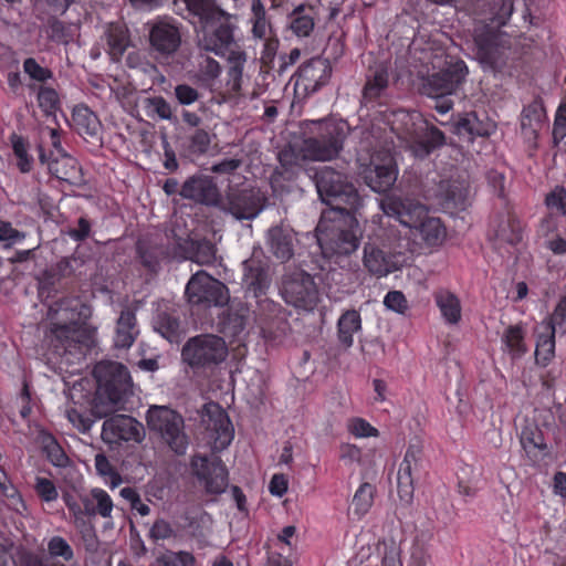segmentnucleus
<instances>
[{"label":"nucleus","mask_w":566,"mask_h":566,"mask_svg":"<svg viewBox=\"0 0 566 566\" xmlns=\"http://www.w3.org/2000/svg\"><path fill=\"white\" fill-rule=\"evenodd\" d=\"M347 430L355 438H369L379 436L378 429L371 426L366 419L360 417H354L349 419L347 422Z\"/></svg>","instance_id":"obj_59"},{"label":"nucleus","mask_w":566,"mask_h":566,"mask_svg":"<svg viewBox=\"0 0 566 566\" xmlns=\"http://www.w3.org/2000/svg\"><path fill=\"white\" fill-rule=\"evenodd\" d=\"M243 283L247 297H261L266 295L270 286V277L266 266L258 260L244 261Z\"/></svg>","instance_id":"obj_28"},{"label":"nucleus","mask_w":566,"mask_h":566,"mask_svg":"<svg viewBox=\"0 0 566 566\" xmlns=\"http://www.w3.org/2000/svg\"><path fill=\"white\" fill-rule=\"evenodd\" d=\"M149 53L159 63L168 62L181 45L179 28L165 20L156 21L149 30Z\"/></svg>","instance_id":"obj_16"},{"label":"nucleus","mask_w":566,"mask_h":566,"mask_svg":"<svg viewBox=\"0 0 566 566\" xmlns=\"http://www.w3.org/2000/svg\"><path fill=\"white\" fill-rule=\"evenodd\" d=\"M263 49L261 51L260 62L262 69L266 72L275 70V59L280 45V41L275 34H271L269 39L262 40Z\"/></svg>","instance_id":"obj_55"},{"label":"nucleus","mask_w":566,"mask_h":566,"mask_svg":"<svg viewBox=\"0 0 566 566\" xmlns=\"http://www.w3.org/2000/svg\"><path fill=\"white\" fill-rule=\"evenodd\" d=\"M406 260V254L400 251L387 250L369 242L364 247V266L376 277H384L399 270Z\"/></svg>","instance_id":"obj_19"},{"label":"nucleus","mask_w":566,"mask_h":566,"mask_svg":"<svg viewBox=\"0 0 566 566\" xmlns=\"http://www.w3.org/2000/svg\"><path fill=\"white\" fill-rule=\"evenodd\" d=\"M48 553L53 558H62L70 562L74 558V552L71 545L62 536H52L48 542Z\"/></svg>","instance_id":"obj_56"},{"label":"nucleus","mask_w":566,"mask_h":566,"mask_svg":"<svg viewBox=\"0 0 566 566\" xmlns=\"http://www.w3.org/2000/svg\"><path fill=\"white\" fill-rule=\"evenodd\" d=\"M295 241V233L290 227L275 226L268 231L269 250L282 263L294 255Z\"/></svg>","instance_id":"obj_30"},{"label":"nucleus","mask_w":566,"mask_h":566,"mask_svg":"<svg viewBox=\"0 0 566 566\" xmlns=\"http://www.w3.org/2000/svg\"><path fill=\"white\" fill-rule=\"evenodd\" d=\"M467 74L465 62L458 60L439 72L428 75L421 85V93L432 98L451 95L464 81Z\"/></svg>","instance_id":"obj_14"},{"label":"nucleus","mask_w":566,"mask_h":566,"mask_svg":"<svg viewBox=\"0 0 566 566\" xmlns=\"http://www.w3.org/2000/svg\"><path fill=\"white\" fill-rule=\"evenodd\" d=\"M71 118L72 126L80 136L95 142L102 140V123L86 104H76L72 109Z\"/></svg>","instance_id":"obj_29"},{"label":"nucleus","mask_w":566,"mask_h":566,"mask_svg":"<svg viewBox=\"0 0 566 566\" xmlns=\"http://www.w3.org/2000/svg\"><path fill=\"white\" fill-rule=\"evenodd\" d=\"M45 134H48L49 139L46 142L43 140L41 145L45 147L48 155L52 154V157H54L67 154L62 146V130L60 128L45 127L42 129V136L44 137Z\"/></svg>","instance_id":"obj_60"},{"label":"nucleus","mask_w":566,"mask_h":566,"mask_svg":"<svg viewBox=\"0 0 566 566\" xmlns=\"http://www.w3.org/2000/svg\"><path fill=\"white\" fill-rule=\"evenodd\" d=\"M380 206L385 214L408 227L415 240L427 248L443 243L447 237L444 224L439 218L428 216L423 205L408 198L385 196Z\"/></svg>","instance_id":"obj_3"},{"label":"nucleus","mask_w":566,"mask_h":566,"mask_svg":"<svg viewBox=\"0 0 566 566\" xmlns=\"http://www.w3.org/2000/svg\"><path fill=\"white\" fill-rule=\"evenodd\" d=\"M211 145V135L209 132L197 128L189 137L188 149L193 155H205Z\"/></svg>","instance_id":"obj_58"},{"label":"nucleus","mask_w":566,"mask_h":566,"mask_svg":"<svg viewBox=\"0 0 566 566\" xmlns=\"http://www.w3.org/2000/svg\"><path fill=\"white\" fill-rule=\"evenodd\" d=\"M36 99L39 107L48 115H53L60 108L61 101L57 91L45 84L38 86Z\"/></svg>","instance_id":"obj_52"},{"label":"nucleus","mask_w":566,"mask_h":566,"mask_svg":"<svg viewBox=\"0 0 566 566\" xmlns=\"http://www.w3.org/2000/svg\"><path fill=\"white\" fill-rule=\"evenodd\" d=\"M187 301L195 306L223 307L230 300L229 289L205 271L193 274L185 290Z\"/></svg>","instance_id":"obj_11"},{"label":"nucleus","mask_w":566,"mask_h":566,"mask_svg":"<svg viewBox=\"0 0 566 566\" xmlns=\"http://www.w3.org/2000/svg\"><path fill=\"white\" fill-rule=\"evenodd\" d=\"M437 306L448 324H458L461 319V303L459 297L448 291L439 290L433 294Z\"/></svg>","instance_id":"obj_38"},{"label":"nucleus","mask_w":566,"mask_h":566,"mask_svg":"<svg viewBox=\"0 0 566 566\" xmlns=\"http://www.w3.org/2000/svg\"><path fill=\"white\" fill-rule=\"evenodd\" d=\"M333 67L322 56L312 57L298 67L295 74L294 92L298 98H307L328 84Z\"/></svg>","instance_id":"obj_13"},{"label":"nucleus","mask_w":566,"mask_h":566,"mask_svg":"<svg viewBox=\"0 0 566 566\" xmlns=\"http://www.w3.org/2000/svg\"><path fill=\"white\" fill-rule=\"evenodd\" d=\"M520 441L532 465H539L549 455L544 433L535 424H527L522 428Z\"/></svg>","instance_id":"obj_27"},{"label":"nucleus","mask_w":566,"mask_h":566,"mask_svg":"<svg viewBox=\"0 0 566 566\" xmlns=\"http://www.w3.org/2000/svg\"><path fill=\"white\" fill-rule=\"evenodd\" d=\"M539 327L555 335L557 332L562 335L566 334V295L558 301L553 313L541 323Z\"/></svg>","instance_id":"obj_48"},{"label":"nucleus","mask_w":566,"mask_h":566,"mask_svg":"<svg viewBox=\"0 0 566 566\" xmlns=\"http://www.w3.org/2000/svg\"><path fill=\"white\" fill-rule=\"evenodd\" d=\"M92 495L93 500H95V516L98 515L103 518L112 517L114 503L109 494L101 488H94L92 489Z\"/></svg>","instance_id":"obj_57"},{"label":"nucleus","mask_w":566,"mask_h":566,"mask_svg":"<svg viewBox=\"0 0 566 566\" xmlns=\"http://www.w3.org/2000/svg\"><path fill=\"white\" fill-rule=\"evenodd\" d=\"M526 329L523 323L509 325L501 337L504 349L513 359L523 357L528 348L525 343Z\"/></svg>","instance_id":"obj_36"},{"label":"nucleus","mask_w":566,"mask_h":566,"mask_svg":"<svg viewBox=\"0 0 566 566\" xmlns=\"http://www.w3.org/2000/svg\"><path fill=\"white\" fill-rule=\"evenodd\" d=\"M252 34L255 39L265 40L272 33L271 25L266 20V11L261 0H252Z\"/></svg>","instance_id":"obj_45"},{"label":"nucleus","mask_w":566,"mask_h":566,"mask_svg":"<svg viewBox=\"0 0 566 566\" xmlns=\"http://www.w3.org/2000/svg\"><path fill=\"white\" fill-rule=\"evenodd\" d=\"M192 259L198 264H212L216 260V248L207 239L191 240Z\"/></svg>","instance_id":"obj_53"},{"label":"nucleus","mask_w":566,"mask_h":566,"mask_svg":"<svg viewBox=\"0 0 566 566\" xmlns=\"http://www.w3.org/2000/svg\"><path fill=\"white\" fill-rule=\"evenodd\" d=\"M444 143L446 136L443 132L423 119L417 129L410 148L416 157L424 158L443 146Z\"/></svg>","instance_id":"obj_26"},{"label":"nucleus","mask_w":566,"mask_h":566,"mask_svg":"<svg viewBox=\"0 0 566 566\" xmlns=\"http://www.w3.org/2000/svg\"><path fill=\"white\" fill-rule=\"evenodd\" d=\"M156 331L170 343H179L182 335L179 318L167 313L158 315L156 321Z\"/></svg>","instance_id":"obj_47"},{"label":"nucleus","mask_w":566,"mask_h":566,"mask_svg":"<svg viewBox=\"0 0 566 566\" xmlns=\"http://www.w3.org/2000/svg\"><path fill=\"white\" fill-rule=\"evenodd\" d=\"M398 169L388 151H378L370 156L369 164L363 169L365 184L375 192L385 193L395 185Z\"/></svg>","instance_id":"obj_15"},{"label":"nucleus","mask_w":566,"mask_h":566,"mask_svg":"<svg viewBox=\"0 0 566 566\" xmlns=\"http://www.w3.org/2000/svg\"><path fill=\"white\" fill-rule=\"evenodd\" d=\"M39 160L45 165L51 176L70 185H78L82 180L81 168L77 160L69 154L61 156L48 155L43 145L38 146Z\"/></svg>","instance_id":"obj_23"},{"label":"nucleus","mask_w":566,"mask_h":566,"mask_svg":"<svg viewBox=\"0 0 566 566\" xmlns=\"http://www.w3.org/2000/svg\"><path fill=\"white\" fill-rule=\"evenodd\" d=\"M196 476L205 483L209 494H221L228 485V470L220 461L211 462L206 455H196L191 460Z\"/></svg>","instance_id":"obj_22"},{"label":"nucleus","mask_w":566,"mask_h":566,"mask_svg":"<svg viewBox=\"0 0 566 566\" xmlns=\"http://www.w3.org/2000/svg\"><path fill=\"white\" fill-rule=\"evenodd\" d=\"M34 491L43 502L50 503L56 501L59 497V492L54 482L48 478L36 476Z\"/></svg>","instance_id":"obj_61"},{"label":"nucleus","mask_w":566,"mask_h":566,"mask_svg":"<svg viewBox=\"0 0 566 566\" xmlns=\"http://www.w3.org/2000/svg\"><path fill=\"white\" fill-rule=\"evenodd\" d=\"M136 252L144 268L150 272H157L160 259L164 254L163 247L151 244L149 241L140 239L137 241Z\"/></svg>","instance_id":"obj_41"},{"label":"nucleus","mask_w":566,"mask_h":566,"mask_svg":"<svg viewBox=\"0 0 566 566\" xmlns=\"http://www.w3.org/2000/svg\"><path fill=\"white\" fill-rule=\"evenodd\" d=\"M91 314V306L76 296H63L49 305L46 338L56 355L77 359L85 356L88 345L81 327Z\"/></svg>","instance_id":"obj_1"},{"label":"nucleus","mask_w":566,"mask_h":566,"mask_svg":"<svg viewBox=\"0 0 566 566\" xmlns=\"http://www.w3.org/2000/svg\"><path fill=\"white\" fill-rule=\"evenodd\" d=\"M103 434L113 440L140 441L142 426L130 416L117 415L104 421Z\"/></svg>","instance_id":"obj_31"},{"label":"nucleus","mask_w":566,"mask_h":566,"mask_svg":"<svg viewBox=\"0 0 566 566\" xmlns=\"http://www.w3.org/2000/svg\"><path fill=\"white\" fill-rule=\"evenodd\" d=\"M376 489L373 484L364 482L356 490L352 505L353 514L357 520H361L371 509L375 500Z\"/></svg>","instance_id":"obj_40"},{"label":"nucleus","mask_w":566,"mask_h":566,"mask_svg":"<svg viewBox=\"0 0 566 566\" xmlns=\"http://www.w3.org/2000/svg\"><path fill=\"white\" fill-rule=\"evenodd\" d=\"M184 2L189 13L199 19L200 25L217 15L216 12L223 10L214 3V0H184Z\"/></svg>","instance_id":"obj_50"},{"label":"nucleus","mask_w":566,"mask_h":566,"mask_svg":"<svg viewBox=\"0 0 566 566\" xmlns=\"http://www.w3.org/2000/svg\"><path fill=\"white\" fill-rule=\"evenodd\" d=\"M263 202L254 189L235 190L227 197V210L238 220H251L262 211Z\"/></svg>","instance_id":"obj_24"},{"label":"nucleus","mask_w":566,"mask_h":566,"mask_svg":"<svg viewBox=\"0 0 566 566\" xmlns=\"http://www.w3.org/2000/svg\"><path fill=\"white\" fill-rule=\"evenodd\" d=\"M181 356L193 369H212L220 365L228 356L224 339L213 334H201L187 340Z\"/></svg>","instance_id":"obj_9"},{"label":"nucleus","mask_w":566,"mask_h":566,"mask_svg":"<svg viewBox=\"0 0 566 566\" xmlns=\"http://www.w3.org/2000/svg\"><path fill=\"white\" fill-rule=\"evenodd\" d=\"M24 74L34 84H29V88L35 90V84H46L54 78L53 71L49 67L40 65L34 57H27L22 63Z\"/></svg>","instance_id":"obj_46"},{"label":"nucleus","mask_w":566,"mask_h":566,"mask_svg":"<svg viewBox=\"0 0 566 566\" xmlns=\"http://www.w3.org/2000/svg\"><path fill=\"white\" fill-rule=\"evenodd\" d=\"M107 53L113 61H119L130 44L128 29L122 23H109L105 32Z\"/></svg>","instance_id":"obj_33"},{"label":"nucleus","mask_w":566,"mask_h":566,"mask_svg":"<svg viewBox=\"0 0 566 566\" xmlns=\"http://www.w3.org/2000/svg\"><path fill=\"white\" fill-rule=\"evenodd\" d=\"M302 143L301 157L306 160H333L344 148L347 126L344 120L305 119L300 124Z\"/></svg>","instance_id":"obj_4"},{"label":"nucleus","mask_w":566,"mask_h":566,"mask_svg":"<svg viewBox=\"0 0 566 566\" xmlns=\"http://www.w3.org/2000/svg\"><path fill=\"white\" fill-rule=\"evenodd\" d=\"M337 338L339 343L349 348L354 344V334L363 328V321L359 311L346 310L339 316L337 324Z\"/></svg>","instance_id":"obj_34"},{"label":"nucleus","mask_w":566,"mask_h":566,"mask_svg":"<svg viewBox=\"0 0 566 566\" xmlns=\"http://www.w3.org/2000/svg\"><path fill=\"white\" fill-rule=\"evenodd\" d=\"M545 205L549 210L566 216V189L563 186H556L546 195Z\"/></svg>","instance_id":"obj_63"},{"label":"nucleus","mask_w":566,"mask_h":566,"mask_svg":"<svg viewBox=\"0 0 566 566\" xmlns=\"http://www.w3.org/2000/svg\"><path fill=\"white\" fill-rule=\"evenodd\" d=\"M158 566H196V558L187 551H167L157 558Z\"/></svg>","instance_id":"obj_54"},{"label":"nucleus","mask_w":566,"mask_h":566,"mask_svg":"<svg viewBox=\"0 0 566 566\" xmlns=\"http://www.w3.org/2000/svg\"><path fill=\"white\" fill-rule=\"evenodd\" d=\"M12 150L17 158V167L22 174L30 172L33 166V157L29 155L28 142L19 135L13 134L11 137Z\"/></svg>","instance_id":"obj_51"},{"label":"nucleus","mask_w":566,"mask_h":566,"mask_svg":"<svg viewBox=\"0 0 566 566\" xmlns=\"http://www.w3.org/2000/svg\"><path fill=\"white\" fill-rule=\"evenodd\" d=\"M556 335L542 329L536 333L535 363L539 367H547L555 358Z\"/></svg>","instance_id":"obj_39"},{"label":"nucleus","mask_w":566,"mask_h":566,"mask_svg":"<svg viewBox=\"0 0 566 566\" xmlns=\"http://www.w3.org/2000/svg\"><path fill=\"white\" fill-rule=\"evenodd\" d=\"M470 188L463 181H452L444 191L443 203L448 208L464 210L469 205Z\"/></svg>","instance_id":"obj_42"},{"label":"nucleus","mask_w":566,"mask_h":566,"mask_svg":"<svg viewBox=\"0 0 566 566\" xmlns=\"http://www.w3.org/2000/svg\"><path fill=\"white\" fill-rule=\"evenodd\" d=\"M216 13L217 15L200 25L198 40L200 49L222 59L245 52L235 38L237 15L224 10Z\"/></svg>","instance_id":"obj_8"},{"label":"nucleus","mask_w":566,"mask_h":566,"mask_svg":"<svg viewBox=\"0 0 566 566\" xmlns=\"http://www.w3.org/2000/svg\"><path fill=\"white\" fill-rule=\"evenodd\" d=\"M566 137V101H563L555 113L553 124V142L558 145Z\"/></svg>","instance_id":"obj_64"},{"label":"nucleus","mask_w":566,"mask_h":566,"mask_svg":"<svg viewBox=\"0 0 566 566\" xmlns=\"http://www.w3.org/2000/svg\"><path fill=\"white\" fill-rule=\"evenodd\" d=\"M462 9L470 15L490 21L475 28L474 44L481 63L495 69L501 53L500 29L510 21L514 12V0H464Z\"/></svg>","instance_id":"obj_2"},{"label":"nucleus","mask_w":566,"mask_h":566,"mask_svg":"<svg viewBox=\"0 0 566 566\" xmlns=\"http://www.w3.org/2000/svg\"><path fill=\"white\" fill-rule=\"evenodd\" d=\"M423 455V446L419 439L409 442L403 460L397 473V492L400 501L409 504L415 493V473L418 472Z\"/></svg>","instance_id":"obj_18"},{"label":"nucleus","mask_w":566,"mask_h":566,"mask_svg":"<svg viewBox=\"0 0 566 566\" xmlns=\"http://www.w3.org/2000/svg\"><path fill=\"white\" fill-rule=\"evenodd\" d=\"M290 29L298 38L310 36L315 27L314 15L306 12L304 4L297 6L291 13Z\"/></svg>","instance_id":"obj_43"},{"label":"nucleus","mask_w":566,"mask_h":566,"mask_svg":"<svg viewBox=\"0 0 566 566\" xmlns=\"http://www.w3.org/2000/svg\"><path fill=\"white\" fill-rule=\"evenodd\" d=\"M282 295L286 303L303 310H312L318 301V293L313 277L305 272L285 280Z\"/></svg>","instance_id":"obj_20"},{"label":"nucleus","mask_w":566,"mask_h":566,"mask_svg":"<svg viewBox=\"0 0 566 566\" xmlns=\"http://www.w3.org/2000/svg\"><path fill=\"white\" fill-rule=\"evenodd\" d=\"M226 60L229 62L227 70V78L224 83V96L234 97L240 95L242 87L243 69L247 62V53L228 56Z\"/></svg>","instance_id":"obj_35"},{"label":"nucleus","mask_w":566,"mask_h":566,"mask_svg":"<svg viewBox=\"0 0 566 566\" xmlns=\"http://www.w3.org/2000/svg\"><path fill=\"white\" fill-rule=\"evenodd\" d=\"M139 335L137 317L134 310L125 307L115 326L114 346L118 349H128Z\"/></svg>","instance_id":"obj_32"},{"label":"nucleus","mask_w":566,"mask_h":566,"mask_svg":"<svg viewBox=\"0 0 566 566\" xmlns=\"http://www.w3.org/2000/svg\"><path fill=\"white\" fill-rule=\"evenodd\" d=\"M314 180L321 200L332 207L333 213L354 212L359 208L361 198L345 174L325 166L315 172Z\"/></svg>","instance_id":"obj_7"},{"label":"nucleus","mask_w":566,"mask_h":566,"mask_svg":"<svg viewBox=\"0 0 566 566\" xmlns=\"http://www.w3.org/2000/svg\"><path fill=\"white\" fill-rule=\"evenodd\" d=\"M150 431L158 433L169 448L177 454H185L188 437L184 431V418L166 406H151L146 416Z\"/></svg>","instance_id":"obj_10"},{"label":"nucleus","mask_w":566,"mask_h":566,"mask_svg":"<svg viewBox=\"0 0 566 566\" xmlns=\"http://www.w3.org/2000/svg\"><path fill=\"white\" fill-rule=\"evenodd\" d=\"M389 75L387 70H377L371 77H369L363 88V98L367 102L376 101L382 92L387 88Z\"/></svg>","instance_id":"obj_49"},{"label":"nucleus","mask_w":566,"mask_h":566,"mask_svg":"<svg viewBox=\"0 0 566 566\" xmlns=\"http://www.w3.org/2000/svg\"><path fill=\"white\" fill-rule=\"evenodd\" d=\"M179 195L185 199L214 206L220 200V192L213 178L206 175L189 177L180 188Z\"/></svg>","instance_id":"obj_25"},{"label":"nucleus","mask_w":566,"mask_h":566,"mask_svg":"<svg viewBox=\"0 0 566 566\" xmlns=\"http://www.w3.org/2000/svg\"><path fill=\"white\" fill-rule=\"evenodd\" d=\"M523 224L516 216L510 201H505L501 209L491 217L489 239L495 248L505 244L515 247L523 240Z\"/></svg>","instance_id":"obj_12"},{"label":"nucleus","mask_w":566,"mask_h":566,"mask_svg":"<svg viewBox=\"0 0 566 566\" xmlns=\"http://www.w3.org/2000/svg\"><path fill=\"white\" fill-rule=\"evenodd\" d=\"M95 469L99 475L109 478L112 489L116 488L122 482L120 475L116 472L105 454L98 453L95 455Z\"/></svg>","instance_id":"obj_62"},{"label":"nucleus","mask_w":566,"mask_h":566,"mask_svg":"<svg viewBox=\"0 0 566 566\" xmlns=\"http://www.w3.org/2000/svg\"><path fill=\"white\" fill-rule=\"evenodd\" d=\"M344 218L328 220L323 213L317 228L316 238L323 255L337 262L339 256L354 253L361 239L357 220L352 212L343 213Z\"/></svg>","instance_id":"obj_6"},{"label":"nucleus","mask_w":566,"mask_h":566,"mask_svg":"<svg viewBox=\"0 0 566 566\" xmlns=\"http://www.w3.org/2000/svg\"><path fill=\"white\" fill-rule=\"evenodd\" d=\"M36 442L52 465L56 468L69 465L70 459L67 454L52 433L43 429L40 430L36 436Z\"/></svg>","instance_id":"obj_37"},{"label":"nucleus","mask_w":566,"mask_h":566,"mask_svg":"<svg viewBox=\"0 0 566 566\" xmlns=\"http://www.w3.org/2000/svg\"><path fill=\"white\" fill-rule=\"evenodd\" d=\"M96 391L92 401V413L97 418L107 417L124 401L132 387L126 366L117 361H99L93 369Z\"/></svg>","instance_id":"obj_5"},{"label":"nucleus","mask_w":566,"mask_h":566,"mask_svg":"<svg viewBox=\"0 0 566 566\" xmlns=\"http://www.w3.org/2000/svg\"><path fill=\"white\" fill-rule=\"evenodd\" d=\"M254 319L265 339L274 340L286 333L289 322L279 303L269 297H255Z\"/></svg>","instance_id":"obj_17"},{"label":"nucleus","mask_w":566,"mask_h":566,"mask_svg":"<svg viewBox=\"0 0 566 566\" xmlns=\"http://www.w3.org/2000/svg\"><path fill=\"white\" fill-rule=\"evenodd\" d=\"M221 74L220 63L211 56L201 55L198 61L197 81L205 87H212Z\"/></svg>","instance_id":"obj_44"},{"label":"nucleus","mask_w":566,"mask_h":566,"mask_svg":"<svg viewBox=\"0 0 566 566\" xmlns=\"http://www.w3.org/2000/svg\"><path fill=\"white\" fill-rule=\"evenodd\" d=\"M208 416L207 430L211 440L213 451H222L227 449L234 438V429L232 422L224 409L218 403H209L206 406Z\"/></svg>","instance_id":"obj_21"}]
</instances>
